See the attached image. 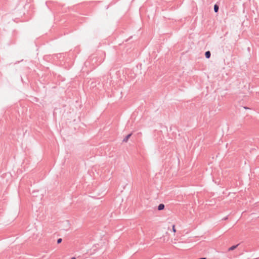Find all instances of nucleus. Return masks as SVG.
Wrapping results in <instances>:
<instances>
[{"label":"nucleus","mask_w":259,"mask_h":259,"mask_svg":"<svg viewBox=\"0 0 259 259\" xmlns=\"http://www.w3.org/2000/svg\"><path fill=\"white\" fill-rule=\"evenodd\" d=\"M210 55H211V53H210V51H206L205 53V56L207 59H209L210 57Z\"/></svg>","instance_id":"obj_2"},{"label":"nucleus","mask_w":259,"mask_h":259,"mask_svg":"<svg viewBox=\"0 0 259 259\" xmlns=\"http://www.w3.org/2000/svg\"><path fill=\"white\" fill-rule=\"evenodd\" d=\"M172 231H173L174 232H176V230L175 229V225L172 226Z\"/></svg>","instance_id":"obj_7"},{"label":"nucleus","mask_w":259,"mask_h":259,"mask_svg":"<svg viewBox=\"0 0 259 259\" xmlns=\"http://www.w3.org/2000/svg\"><path fill=\"white\" fill-rule=\"evenodd\" d=\"M244 108L245 109H248V108H247V107H244Z\"/></svg>","instance_id":"obj_9"},{"label":"nucleus","mask_w":259,"mask_h":259,"mask_svg":"<svg viewBox=\"0 0 259 259\" xmlns=\"http://www.w3.org/2000/svg\"><path fill=\"white\" fill-rule=\"evenodd\" d=\"M239 244H237L236 245H233L231 247H230L229 248V251H232V250H233L234 249H235V248H236V247L238 246Z\"/></svg>","instance_id":"obj_4"},{"label":"nucleus","mask_w":259,"mask_h":259,"mask_svg":"<svg viewBox=\"0 0 259 259\" xmlns=\"http://www.w3.org/2000/svg\"><path fill=\"white\" fill-rule=\"evenodd\" d=\"M71 259H75V257H73L71 258Z\"/></svg>","instance_id":"obj_8"},{"label":"nucleus","mask_w":259,"mask_h":259,"mask_svg":"<svg viewBox=\"0 0 259 259\" xmlns=\"http://www.w3.org/2000/svg\"><path fill=\"white\" fill-rule=\"evenodd\" d=\"M62 239L61 238H59L57 240V242L58 244H59V243H60L62 242Z\"/></svg>","instance_id":"obj_6"},{"label":"nucleus","mask_w":259,"mask_h":259,"mask_svg":"<svg viewBox=\"0 0 259 259\" xmlns=\"http://www.w3.org/2000/svg\"><path fill=\"white\" fill-rule=\"evenodd\" d=\"M132 136V134H130L128 135H127L123 140V142H127L129 139V138L131 137V136Z\"/></svg>","instance_id":"obj_1"},{"label":"nucleus","mask_w":259,"mask_h":259,"mask_svg":"<svg viewBox=\"0 0 259 259\" xmlns=\"http://www.w3.org/2000/svg\"><path fill=\"white\" fill-rule=\"evenodd\" d=\"M219 9V7L217 5L214 6V11L215 13L218 12Z\"/></svg>","instance_id":"obj_5"},{"label":"nucleus","mask_w":259,"mask_h":259,"mask_svg":"<svg viewBox=\"0 0 259 259\" xmlns=\"http://www.w3.org/2000/svg\"><path fill=\"white\" fill-rule=\"evenodd\" d=\"M164 208V205L163 204H160L158 206V210H163V209Z\"/></svg>","instance_id":"obj_3"}]
</instances>
